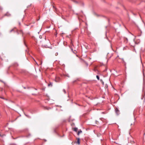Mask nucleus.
Instances as JSON below:
<instances>
[{
	"label": "nucleus",
	"mask_w": 145,
	"mask_h": 145,
	"mask_svg": "<svg viewBox=\"0 0 145 145\" xmlns=\"http://www.w3.org/2000/svg\"><path fill=\"white\" fill-rule=\"evenodd\" d=\"M52 83H50L49 84H48V86H52Z\"/></svg>",
	"instance_id": "5"
},
{
	"label": "nucleus",
	"mask_w": 145,
	"mask_h": 145,
	"mask_svg": "<svg viewBox=\"0 0 145 145\" xmlns=\"http://www.w3.org/2000/svg\"><path fill=\"white\" fill-rule=\"evenodd\" d=\"M82 132V131L80 129V130H79L77 133V135H79Z\"/></svg>",
	"instance_id": "3"
},
{
	"label": "nucleus",
	"mask_w": 145,
	"mask_h": 145,
	"mask_svg": "<svg viewBox=\"0 0 145 145\" xmlns=\"http://www.w3.org/2000/svg\"><path fill=\"white\" fill-rule=\"evenodd\" d=\"M39 37L40 38H42V37L41 36H40Z\"/></svg>",
	"instance_id": "16"
},
{
	"label": "nucleus",
	"mask_w": 145,
	"mask_h": 145,
	"mask_svg": "<svg viewBox=\"0 0 145 145\" xmlns=\"http://www.w3.org/2000/svg\"><path fill=\"white\" fill-rule=\"evenodd\" d=\"M39 61L40 62V64L41 65L42 63V61H41V60H40ZM39 65H40V64H39Z\"/></svg>",
	"instance_id": "12"
},
{
	"label": "nucleus",
	"mask_w": 145,
	"mask_h": 145,
	"mask_svg": "<svg viewBox=\"0 0 145 145\" xmlns=\"http://www.w3.org/2000/svg\"><path fill=\"white\" fill-rule=\"evenodd\" d=\"M74 1V2L75 3H77V1Z\"/></svg>",
	"instance_id": "17"
},
{
	"label": "nucleus",
	"mask_w": 145,
	"mask_h": 145,
	"mask_svg": "<svg viewBox=\"0 0 145 145\" xmlns=\"http://www.w3.org/2000/svg\"><path fill=\"white\" fill-rule=\"evenodd\" d=\"M96 77H97V79L99 80V76L98 75H97L96 76Z\"/></svg>",
	"instance_id": "6"
},
{
	"label": "nucleus",
	"mask_w": 145,
	"mask_h": 145,
	"mask_svg": "<svg viewBox=\"0 0 145 145\" xmlns=\"http://www.w3.org/2000/svg\"><path fill=\"white\" fill-rule=\"evenodd\" d=\"M116 110V112L117 113V114H118V112H119V111L117 108Z\"/></svg>",
	"instance_id": "7"
},
{
	"label": "nucleus",
	"mask_w": 145,
	"mask_h": 145,
	"mask_svg": "<svg viewBox=\"0 0 145 145\" xmlns=\"http://www.w3.org/2000/svg\"><path fill=\"white\" fill-rule=\"evenodd\" d=\"M13 30V29H12V30H11L10 31V32H11V31H12Z\"/></svg>",
	"instance_id": "19"
},
{
	"label": "nucleus",
	"mask_w": 145,
	"mask_h": 145,
	"mask_svg": "<svg viewBox=\"0 0 145 145\" xmlns=\"http://www.w3.org/2000/svg\"><path fill=\"white\" fill-rule=\"evenodd\" d=\"M63 91L65 93H66V91L65 89H63Z\"/></svg>",
	"instance_id": "10"
},
{
	"label": "nucleus",
	"mask_w": 145,
	"mask_h": 145,
	"mask_svg": "<svg viewBox=\"0 0 145 145\" xmlns=\"http://www.w3.org/2000/svg\"><path fill=\"white\" fill-rule=\"evenodd\" d=\"M65 76H67L68 77H69V74H65Z\"/></svg>",
	"instance_id": "9"
},
{
	"label": "nucleus",
	"mask_w": 145,
	"mask_h": 145,
	"mask_svg": "<svg viewBox=\"0 0 145 145\" xmlns=\"http://www.w3.org/2000/svg\"><path fill=\"white\" fill-rule=\"evenodd\" d=\"M65 76H67L68 77H69V74H65Z\"/></svg>",
	"instance_id": "8"
},
{
	"label": "nucleus",
	"mask_w": 145,
	"mask_h": 145,
	"mask_svg": "<svg viewBox=\"0 0 145 145\" xmlns=\"http://www.w3.org/2000/svg\"><path fill=\"white\" fill-rule=\"evenodd\" d=\"M69 8L70 9H71V8L72 7L71 6L69 5Z\"/></svg>",
	"instance_id": "13"
},
{
	"label": "nucleus",
	"mask_w": 145,
	"mask_h": 145,
	"mask_svg": "<svg viewBox=\"0 0 145 145\" xmlns=\"http://www.w3.org/2000/svg\"><path fill=\"white\" fill-rule=\"evenodd\" d=\"M36 64L38 65H39L37 63V62H36Z\"/></svg>",
	"instance_id": "18"
},
{
	"label": "nucleus",
	"mask_w": 145,
	"mask_h": 145,
	"mask_svg": "<svg viewBox=\"0 0 145 145\" xmlns=\"http://www.w3.org/2000/svg\"><path fill=\"white\" fill-rule=\"evenodd\" d=\"M57 53L56 54V56H57Z\"/></svg>",
	"instance_id": "20"
},
{
	"label": "nucleus",
	"mask_w": 145,
	"mask_h": 145,
	"mask_svg": "<svg viewBox=\"0 0 145 145\" xmlns=\"http://www.w3.org/2000/svg\"><path fill=\"white\" fill-rule=\"evenodd\" d=\"M18 24H19V26H20V25H21V24H20V22H18Z\"/></svg>",
	"instance_id": "15"
},
{
	"label": "nucleus",
	"mask_w": 145,
	"mask_h": 145,
	"mask_svg": "<svg viewBox=\"0 0 145 145\" xmlns=\"http://www.w3.org/2000/svg\"><path fill=\"white\" fill-rule=\"evenodd\" d=\"M60 80V78L58 76H56V77L55 81L57 82H58Z\"/></svg>",
	"instance_id": "1"
},
{
	"label": "nucleus",
	"mask_w": 145,
	"mask_h": 145,
	"mask_svg": "<svg viewBox=\"0 0 145 145\" xmlns=\"http://www.w3.org/2000/svg\"><path fill=\"white\" fill-rule=\"evenodd\" d=\"M20 33H22V35L23 34V32L22 30H20Z\"/></svg>",
	"instance_id": "11"
},
{
	"label": "nucleus",
	"mask_w": 145,
	"mask_h": 145,
	"mask_svg": "<svg viewBox=\"0 0 145 145\" xmlns=\"http://www.w3.org/2000/svg\"><path fill=\"white\" fill-rule=\"evenodd\" d=\"M77 141L76 142V143L78 144L79 145L80 144V139L79 138H77Z\"/></svg>",
	"instance_id": "2"
},
{
	"label": "nucleus",
	"mask_w": 145,
	"mask_h": 145,
	"mask_svg": "<svg viewBox=\"0 0 145 145\" xmlns=\"http://www.w3.org/2000/svg\"><path fill=\"white\" fill-rule=\"evenodd\" d=\"M0 98H1L2 99H5L3 97H0Z\"/></svg>",
	"instance_id": "14"
},
{
	"label": "nucleus",
	"mask_w": 145,
	"mask_h": 145,
	"mask_svg": "<svg viewBox=\"0 0 145 145\" xmlns=\"http://www.w3.org/2000/svg\"><path fill=\"white\" fill-rule=\"evenodd\" d=\"M132 125V124H131V125Z\"/></svg>",
	"instance_id": "21"
},
{
	"label": "nucleus",
	"mask_w": 145,
	"mask_h": 145,
	"mask_svg": "<svg viewBox=\"0 0 145 145\" xmlns=\"http://www.w3.org/2000/svg\"><path fill=\"white\" fill-rule=\"evenodd\" d=\"M78 130V129L77 128L75 127V128H73V130L76 132H77Z\"/></svg>",
	"instance_id": "4"
}]
</instances>
